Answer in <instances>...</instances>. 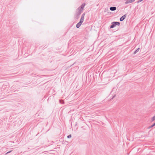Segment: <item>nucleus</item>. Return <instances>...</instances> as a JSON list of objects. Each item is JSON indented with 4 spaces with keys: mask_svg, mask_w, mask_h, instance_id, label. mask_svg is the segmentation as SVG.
Here are the masks:
<instances>
[{
    "mask_svg": "<svg viewBox=\"0 0 155 155\" xmlns=\"http://www.w3.org/2000/svg\"><path fill=\"white\" fill-rule=\"evenodd\" d=\"M151 119L152 121H154L155 120V116L152 117Z\"/></svg>",
    "mask_w": 155,
    "mask_h": 155,
    "instance_id": "nucleus-9",
    "label": "nucleus"
},
{
    "mask_svg": "<svg viewBox=\"0 0 155 155\" xmlns=\"http://www.w3.org/2000/svg\"><path fill=\"white\" fill-rule=\"evenodd\" d=\"M143 0H140L141 1H142Z\"/></svg>",
    "mask_w": 155,
    "mask_h": 155,
    "instance_id": "nucleus-16",
    "label": "nucleus"
},
{
    "mask_svg": "<svg viewBox=\"0 0 155 155\" xmlns=\"http://www.w3.org/2000/svg\"><path fill=\"white\" fill-rule=\"evenodd\" d=\"M115 24L114 23H112V25L110 26V28H114L115 26Z\"/></svg>",
    "mask_w": 155,
    "mask_h": 155,
    "instance_id": "nucleus-5",
    "label": "nucleus"
},
{
    "mask_svg": "<svg viewBox=\"0 0 155 155\" xmlns=\"http://www.w3.org/2000/svg\"><path fill=\"white\" fill-rule=\"evenodd\" d=\"M116 9V8L115 7H111L110 8V10L111 11H114Z\"/></svg>",
    "mask_w": 155,
    "mask_h": 155,
    "instance_id": "nucleus-3",
    "label": "nucleus"
},
{
    "mask_svg": "<svg viewBox=\"0 0 155 155\" xmlns=\"http://www.w3.org/2000/svg\"><path fill=\"white\" fill-rule=\"evenodd\" d=\"M113 23L115 24V26L116 25H120V23L117 22H115Z\"/></svg>",
    "mask_w": 155,
    "mask_h": 155,
    "instance_id": "nucleus-6",
    "label": "nucleus"
},
{
    "mask_svg": "<svg viewBox=\"0 0 155 155\" xmlns=\"http://www.w3.org/2000/svg\"><path fill=\"white\" fill-rule=\"evenodd\" d=\"M154 125L153 124L151 126H150V127H153V126H154Z\"/></svg>",
    "mask_w": 155,
    "mask_h": 155,
    "instance_id": "nucleus-13",
    "label": "nucleus"
},
{
    "mask_svg": "<svg viewBox=\"0 0 155 155\" xmlns=\"http://www.w3.org/2000/svg\"><path fill=\"white\" fill-rule=\"evenodd\" d=\"M126 15H125L123 16L120 19V20L121 21H123L124 20V19L126 17Z\"/></svg>",
    "mask_w": 155,
    "mask_h": 155,
    "instance_id": "nucleus-2",
    "label": "nucleus"
},
{
    "mask_svg": "<svg viewBox=\"0 0 155 155\" xmlns=\"http://www.w3.org/2000/svg\"><path fill=\"white\" fill-rule=\"evenodd\" d=\"M67 137L68 138H70L71 137V135H68V136Z\"/></svg>",
    "mask_w": 155,
    "mask_h": 155,
    "instance_id": "nucleus-11",
    "label": "nucleus"
},
{
    "mask_svg": "<svg viewBox=\"0 0 155 155\" xmlns=\"http://www.w3.org/2000/svg\"><path fill=\"white\" fill-rule=\"evenodd\" d=\"M11 151H9L8 152L6 153H9Z\"/></svg>",
    "mask_w": 155,
    "mask_h": 155,
    "instance_id": "nucleus-14",
    "label": "nucleus"
},
{
    "mask_svg": "<svg viewBox=\"0 0 155 155\" xmlns=\"http://www.w3.org/2000/svg\"><path fill=\"white\" fill-rule=\"evenodd\" d=\"M139 50V48H138L134 52V53L135 54L137 52H138Z\"/></svg>",
    "mask_w": 155,
    "mask_h": 155,
    "instance_id": "nucleus-10",
    "label": "nucleus"
},
{
    "mask_svg": "<svg viewBox=\"0 0 155 155\" xmlns=\"http://www.w3.org/2000/svg\"><path fill=\"white\" fill-rule=\"evenodd\" d=\"M84 14H83L81 18L80 21L79 22L80 23H82L84 21Z\"/></svg>",
    "mask_w": 155,
    "mask_h": 155,
    "instance_id": "nucleus-1",
    "label": "nucleus"
},
{
    "mask_svg": "<svg viewBox=\"0 0 155 155\" xmlns=\"http://www.w3.org/2000/svg\"><path fill=\"white\" fill-rule=\"evenodd\" d=\"M132 2H133L132 1H127V2H125V4H127L129 3H131Z\"/></svg>",
    "mask_w": 155,
    "mask_h": 155,
    "instance_id": "nucleus-8",
    "label": "nucleus"
},
{
    "mask_svg": "<svg viewBox=\"0 0 155 155\" xmlns=\"http://www.w3.org/2000/svg\"><path fill=\"white\" fill-rule=\"evenodd\" d=\"M85 5V4H83L81 5V8L82 9V10H83Z\"/></svg>",
    "mask_w": 155,
    "mask_h": 155,
    "instance_id": "nucleus-7",
    "label": "nucleus"
},
{
    "mask_svg": "<svg viewBox=\"0 0 155 155\" xmlns=\"http://www.w3.org/2000/svg\"><path fill=\"white\" fill-rule=\"evenodd\" d=\"M81 24L82 23H80L79 22L78 24H77L76 25V27L78 28H79L81 25Z\"/></svg>",
    "mask_w": 155,
    "mask_h": 155,
    "instance_id": "nucleus-4",
    "label": "nucleus"
},
{
    "mask_svg": "<svg viewBox=\"0 0 155 155\" xmlns=\"http://www.w3.org/2000/svg\"><path fill=\"white\" fill-rule=\"evenodd\" d=\"M153 125H154V126H155V123L153 124Z\"/></svg>",
    "mask_w": 155,
    "mask_h": 155,
    "instance_id": "nucleus-15",
    "label": "nucleus"
},
{
    "mask_svg": "<svg viewBox=\"0 0 155 155\" xmlns=\"http://www.w3.org/2000/svg\"><path fill=\"white\" fill-rule=\"evenodd\" d=\"M154 125L153 124L151 126H150V127H153V126H154Z\"/></svg>",
    "mask_w": 155,
    "mask_h": 155,
    "instance_id": "nucleus-12",
    "label": "nucleus"
}]
</instances>
